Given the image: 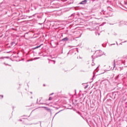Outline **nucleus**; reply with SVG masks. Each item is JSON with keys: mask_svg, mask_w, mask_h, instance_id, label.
I'll return each mask as SVG.
<instances>
[{"mask_svg": "<svg viewBox=\"0 0 127 127\" xmlns=\"http://www.w3.org/2000/svg\"><path fill=\"white\" fill-rule=\"evenodd\" d=\"M69 40V38L68 37H66L65 38H64L61 41H63V42H67Z\"/></svg>", "mask_w": 127, "mask_h": 127, "instance_id": "20e7f679", "label": "nucleus"}, {"mask_svg": "<svg viewBox=\"0 0 127 127\" xmlns=\"http://www.w3.org/2000/svg\"><path fill=\"white\" fill-rule=\"evenodd\" d=\"M98 67H97V68L95 70V71H96V72H98Z\"/></svg>", "mask_w": 127, "mask_h": 127, "instance_id": "412c9836", "label": "nucleus"}, {"mask_svg": "<svg viewBox=\"0 0 127 127\" xmlns=\"http://www.w3.org/2000/svg\"><path fill=\"white\" fill-rule=\"evenodd\" d=\"M98 35H100V33H98Z\"/></svg>", "mask_w": 127, "mask_h": 127, "instance_id": "72a5a7b5", "label": "nucleus"}, {"mask_svg": "<svg viewBox=\"0 0 127 127\" xmlns=\"http://www.w3.org/2000/svg\"><path fill=\"white\" fill-rule=\"evenodd\" d=\"M39 103H38V101H37V104H39V105H44V103H41L40 101H41L42 98H40Z\"/></svg>", "mask_w": 127, "mask_h": 127, "instance_id": "1a4fd4ad", "label": "nucleus"}, {"mask_svg": "<svg viewBox=\"0 0 127 127\" xmlns=\"http://www.w3.org/2000/svg\"><path fill=\"white\" fill-rule=\"evenodd\" d=\"M40 58H35V59H39Z\"/></svg>", "mask_w": 127, "mask_h": 127, "instance_id": "cd10ccee", "label": "nucleus"}, {"mask_svg": "<svg viewBox=\"0 0 127 127\" xmlns=\"http://www.w3.org/2000/svg\"><path fill=\"white\" fill-rule=\"evenodd\" d=\"M94 54L96 55V57H100L103 55V53L102 51H96Z\"/></svg>", "mask_w": 127, "mask_h": 127, "instance_id": "f03ea898", "label": "nucleus"}, {"mask_svg": "<svg viewBox=\"0 0 127 127\" xmlns=\"http://www.w3.org/2000/svg\"><path fill=\"white\" fill-rule=\"evenodd\" d=\"M42 108H44L46 110V111H48V112H50V109L48 108L47 107H42Z\"/></svg>", "mask_w": 127, "mask_h": 127, "instance_id": "6e6552de", "label": "nucleus"}, {"mask_svg": "<svg viewBox=\"0 0 127 127\" xmlns=\"http://www.w3.org/2000/svg\"><path fill=\"white\" fill-rule=\"evenodd\" d=\"M88 86H89L88 85H86L84 87V88H85V89H87V88H88Z\"/></svg>", "mask_w": 127, "mask_h": 127, "instance_id": "dca6fc26", "label": "nucleus"}, {"mask_svg": "<svg viewBox=\"0 0 127 127\" xmlns=\"http://www.w3.org/2000/svg\"><path fill=\"white\" fill-rule=\"evenodd\" d=\"M31 99H32V97H31Z\"/></svg>", "mask_w": 127, "mask_h": 127, "instance_id": "79ce46f5", "label": "nucleus"}, {"mask_svg": "<svg viewBox=\"0 0 127 127\" xmlns=\"http://www.w3.org/2000/svg\"><path fill=\"white\" fill-rule=\"evenodd\" d=\"M5 58H7V59H8V57H0V60H3Z\"/></svg>", "mask_w": 127, "mask_h": 127, "instance_id": "9d476101", "label": "nucleus"}, {"mask_svg": "<svg viewBox=\"0 0 127 127\" xmlns=\"http://www.w3.org/2000/svg\"><path fill=\"white\" fill-rule=\"evenodd\" d=\"M42 45H43V44H42L40 45L39 46H38L33 48L32 50H35V49H38V48H40V47H41V46H42Z\"/></svg>", "mask_w": 127, "mask_h": 127, "instance_id": "39448f33", "label": "nucleus"}, {"mask_svg": "<svg viewBox=\"0 0 127 127\" xmlns=\"http://www.w3.org/2000/svg\"><path fill=\"white\" fill-rule=\"evenodd\" d=\"M91 57H92V59H94V56H92Z\"/></svg>", "mask_w": 127, "mask_h": 127, "instance_id": "a878e982", "label": "nucleus"}, {"mask_svg": "<svg viewBox=\"0 0 127 127\" xmlns=\"http://www.w3.org/2000/svg\"><path fill=\"white\" fill-rule=\"evenodd\" d=\"M112 45H116V44H112L111 45V46H112Z\"/></svg>", "mask_w": 127, "mask_h": 127, "instance_id": "393cba45", "label": "nucleus"}, {"mask_svg": "<svg viewBox=\"0 0 127 127\" xmlns=\"http://www.w3.org/2000/svg\"><path fill=\"white\" fill-rule=\"evenodd\" d=\"M122 43L119 44L120 45H122Z\"/></svg>", "mask_w": 127, "mask_h": 127, "instance_id": "c9c22d12", "label": "nucleus"}, {"mask_svg": "<svg viewBox=\"0 0 127 127\" xmlns=\"http://www.w3.org/2000/svg\"><path fill=\"white\" fill-rule=\"evenodd\" d=\"M0 97H1V98H3V95H0Z\"/></svg>", "mask_w": 127, "mask_h": 127, "instance_id": "4be33fe9", "label": "nucleus"}, {"mask_svg": "<svg viewBox=\"0 0 127 127\" xmlns=\"http://www.w3.org/2000/svg\"><path fill=\"white\" fill-rule=\"evenodd\" d=\"M89 0H84L79 3V4H86Z\"/></svg>", "mask_w": 127, "mask_h": 127, "instance_id": "7ed1b4c3", "label": "nucleus"}, {"mask_svg": "<svg viewBox=\"0 0 127 127\" xmlns=\"http://www.w3.org/2000/svg\"><path fill=\"white\" fill-rule=\"evenodd\" d=\"M100 13H101V14H102V12H100Z\"/></svg>", "mask_w": 127, "mask_h": 127, "instance_id": "c03bdc74", "label": "nucleus"}, {"mask_svg": "<svg viewBox=\"0 0 127 127\" xmlns=\"http://www.w3.org/2000/svg\"><path fill=\"white\" fill-rule=\"evenodd\" d=\"M75 17V13L72 14L70 16L68 17L69 18L73 19Z\"/></svg>", "mask_w": 127, "mask_h": 127, "instance_id": "0eeeda50", "label": "nucleus"}, {"mask_svg": "<svg viewBox=\"0 0 127 127\" xmlns=\"http://www.w3.org/2000/svg\"><path fill=\"white\" fill-rule=\"evenodd\" d=\"M18 121H19L20 122H22V120L21 119H19Z\"/></svg>", "mask_w": 127, "mask_h": 127, "instance_id": "5701e85b", "label": "nucleus"}, {"mask_svg": "<svg viewBox=\"0 0 127 127\" xmlns=\"http://www.w3.org/2000/svg\"><path fill=\"white\" fill-rule=\"evenodd\" d=\"M4 64L5 65H6V64H5V63H4Z\"/></svg>", "mask_w": 127, "mask_h": 127, "instance_id": "ea45409f", "label": "nucleus"}, {"mask_svg": "<svg viewBox=\"0 0 127 127\" xmlns=\"http://www.w3.org/2000/svg\"><path fill=\"white\" fill-rule=\"evenodd\" d=\"M81 35H82V33L80 34L79 37H81Z\"/></svg>", "mask_w": 127, "mask_h": 127, "instance_id": "473e14b6", "label": "nucleus"}, {"mask_svg": "<svg viewBox=\"0 0 127 127\" xmlns=\"http://www.w3.org/2000/svg\"><path fill=\"white\" fill-rule=\"evenodd\" d=\"M76 113H77V114H79V116H81V117H83V116H82V114H81V113H80V112H79V111H76Z\"/></svg>", "mask_w": 127, "mask_h": 127, "instance_id": "f8f14e48", "label": "nucleus"}, {"mask_svg": "<svg viewBox=\"0 0 127 127\" xmlns=\"http://www.w3.org/2000/svg\"><path fill=\"white\" fill-rule=\"evenodd\" d=\"M92 66H95V63H94V60H92V63L91 64Z\"/></svg>", "mask_w": 127, "mask_h": 127, "instance_id": "4468645a", "label": "nucleus"}, {"mask_svg": "<svg viewBox=\"0 0 127 127\" xmlns=\"http://www.w3.org/2000/svg\"><path fill=\"white\" fill-rule=\"evenodd\" d=\"M51 100H52V97H50L49 98V101H51Z\"/></svg>", "mask_w": 127, "mask_h": 127, "instance_id": "f3484780", "label": "nucleus"}, {"mask_svg": "<svg viewBox=\"0 0 127 127\" xmlns=\"http://www.w3.org/2000/svg\"><path fill=\"white\" fill-rule=\"evenodd\" d=\"M43 86H45V84H43Z\"/></svg>", "mask_w": 127, "mask_h": 127, "instance_id": "4c0bfd02", "label": "nucleus"}, {"mask_svg": "<svg viewBox=\"0 0 127 127\" xmlns=\"http://www.w3.org/2000/svg\"><path fill=\"white\" fill-rule=\"evenodd\" d=\"M127 64V61H118L116 62V60L114 61L113 64L109 66L110 69L107 71H110V70H114V69H117L118 71H122V67L121 65H126Z\"/></svg>", "mask_w": 127, "mask_h": 127, "instance_id": "f257e3e1", "label": "nucleus"}, {"mask_svg": "<svg viewBox=\"0 0 127 127\" xmlns=\"http://www.w3.org/2000/svg\"><path fill=\"white\" fill-rule=\"evenodd\" d=\"M75 93H76V90H75Z\"/></svg>", "mask_w": 127, "mask_h": 127, "instance_id": "37998d69", "label": "nucleus"}, {"mask_svg": "<svg viewBox=\"0 0 127 127\" xmlns=\"http://www.w3.org/2000/svg\"><path fill=\"white\" fill-rule=\"evenodd\" d=\"M52 62H54V64H55V61L51 60Z\"/></svg>", "mask_w": 127, "mask_h": 127, "instance_id": "6ab92c4d", "label": "nucleus"}, {"mask_svg": "<svg viewBox=\"0 0 127 127\" xmlns=\"http://www.w3.org/2000/svg\"><path fill=\"white\" fill-rule=\"evenodd\" d=\"M2 3H4V2H2L0 3L1 4H2Z\"/></svg>", "mask_w": 127, "mask_h": 127, "instance_id": "bb28decb", "label": "nucleus"}, {"mask_svg": "<svg viewBox=\"0 0 127 127\" xmlns=\"http://www.w3.org/2000/svg\"><path fill=\"white\" fill-rule=\"evenodd\" d=\"M126 42H127V41L123 42V43H126Z\"/></svg>", "mask_w": 127, "mask_h": 127, "instance_id": "c756f323", "label": "nucleus"}, {"mask_svg": "<svg viewBox=\"0 0 127 127\" xmlns=\"http://www.w3.org/2000/svg\"><path fill=\"white\" fill-rule=\"evenodd\" d=\"M125 69L127 70V68L124 67V68H123L122 67H121V70H122V71L124 72V74H126V75H127V73H126L127 71L125 70Z\"/></svg>", "mask_w": 127, "mask_h": 127, "instance_id": "423d86ee", "label": "nucleus"}, {"mask_svg": "<svg viewBox=\"0 0 127 127\" xmlns=\"http://www.w3.org/2000/svg\"><path fill=\"white\" fill-rule=\"evenodd\" d=\"M67 56L69 55V52L67 53Z\"/></svg>", "mask_w": 127, "mask_h": 127, "instance_id": "e433bc0d", "label": "nucleus"}, {"mask_svg": "<svg viewBox=\"0 0 127 127\" xmlns=\"http://www.w3.org/2000/svg\"><path fill=\"white\" fill-rule=\"evenodd\" d=\"M14 44H15V42H12L11 43V46H12Z\"/></svg>", "mask_w": 127, "mask_h": 127, "instance_id": "2eb2a0df", "label": "nucleus"}, {"mask_svg": "<svg viewBox=\"0 0 127 127\" xmlns=\"http://www.w3.org/2000/svg\"><path fill=\"white\" fill-rule=\"evenodd\" d=\"M38 54H39V55H41V53L39 52V53H38Z\"/></svg>", "mask_w": 127, "mask_h": 127, "instance_id": "b1692460", "label": "nucleus"}, {"mask_svg": "<svg viewBox=\"0 0 127 127\" xmlns=\"http://www.w3.org/2000/svg\"><path fill=\"white\" fill-rule=\"evenodd\" d=\"M53 94H54V93H53L50 94V96H51V95H53Z\"/></svg>", "mask_w": 127, "mask_h": 127, "instance_id": "c85d7f7f", "label": "nucleus"}, {"mask_svg": "<svg viewBox=\"0 0 127 127\" xmlns=\"http://www.w3.org/2000/svg\"><path fill=\"white\" fill-rule=\"evenodd\" d=\"M117 45H119V44H118V42H116Z\"/></svg>", "mask_w": 127, "mask_h": 127, "instance_id": "2f4dec72", "label": "nucleus"}, {"mask_svg": "<svg viewBox=\"0 0 127 127\" xmlns=\"http://www.w3.org/2000/svg\"><path fill=\"white\" fill-rule=\"evenodd\" d=\"M14 109V107H13V109Z\"/></svg>", "mask_w": 127, "mask_h": 127, "instance_id": "a19ab883", "label": "nucleus"}, {"mask_svg": "<svg viewBox=\"0 0 127 127\" xmlns=\"http://www.w3.org/2000/svg\"><path fill=\"white\" fill-rule=\"evenodd\" d=\"M62 111H63V110H60V111H59L58 113H57L55 115V116H54V118L55 117V116H56V115H58V114H59V113H61V112H62Z\"/></svg>", "mask_w": 127, "mask_h": 127, "instance_id": "ddd939ff", "label": "nucleus"}, {"mask_svg": "<svg viewBox=\"0 0 127 127\" xmlns=\"http://www.w3.org/2000/svg\"><path fill=\"white\" fill-rule=\"evenodd\" d=\"M125 4L126 5H127V1H125Z\"/></svg>", "mask_w": 127, "mask_h": 127, "instance_id": "aec40b11", "label": "nucleus"}, {"mask_svg": "<svg viewBox=\"0 0 127 127\" xmlns=\"http://www.w3.org/2000/svg\"><path fill=\"white\" fill-rule=\"evenodd\" d=\"M30 93H31V94H32V92H30Z\"/></svg>", "mask_w": 127, "mask_h": 127, "instance_id": "58836bf2", "label": "nucleus"}, {"mask_svg": "<svg viewBox=\"0 0 127 127\" xmlns=\"http://www.w3.org/2000/svg\"><path fill=\"white\" fill-rule=\"evenodd\" d=\"M122 74H119L115 77V80H118L119 78H120V76H121Z\"/></svg>", "mask_w": 127, "mask_h": 127, "instance_id": "9b49d317", "label": "nucleus"}, {"mask_svg": "<svg viewBox=\"0 0 127 127\" xmlns=\"http://www.w3.org/2000/svg\"><path fill=\"white\" fill-rule=\"evenodd\" d=\"M40 127H41V122H40Z\"/></svg>", "mask_w": 127, "mask_h": 127, "instance_id": "f704fd0d", "label": "nucleus"}, {"mask_svg": "<svg viewBox=\"0 0 127 127\" xmlns=\"http://www.w3.org/2000/svg\"><path fill=\"white\" fill-rule=\"evenodd\" d=\"M110 25H113L114 24H111V23H110Z\"/></svg>", "mask_w": 127, "mask_h": 127, "instance_id": "7c9ffc66", "label": "nucleus"}, {"mask_svg": "<svg viewBox=\"0 0 127 127\" xmlns=\"http://www.w3.org/2000/svg\"><path fill=\"white\" fill-rule=\"evenodd\" d=\"M102 12H103V14H106V11H105L104 12V10H103V11H102Z\"/></svg>", "mask_w": 127, "mask_h": 127, "instance_id": "a211bd4d", "label": "nucleus"}]
</instances>
